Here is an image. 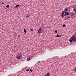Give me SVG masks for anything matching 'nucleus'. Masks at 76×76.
<instances>
[{"mask_svg": "<svg viewBox=\"0 0 76 76\" xmlns=\"http://www.w3.org/2000/svg\"><path fill=\"white\" fill-rule=\"evenodd\" d=\"M30 71L31 72H33V70H32V69H30Z\"/></svg>", "mask_w": 76, "mask_h": 76, "instance_id": "20", "label": "nucleus"}, {"mask_svg": "<svg viewBox=\"0 0 76 76\" xmlns=\"http://www.w3.org/2000/svg\"><path fill=\"white\" fill-rule=\"evenodd\" d=\"M62 26L63 27H65V26H66V24H63Z\"/></svg>", "mask_w": 76, "mask_h": 76, "instance_id": "13", "label": "nucleus"}, {"mask_svg": "<svg viewBox=\"0 0 76 76\" xmlns=\"http://www.w3.org/2000/svg\"><path fill=\"white\" fill-rule=\"evenodd\" d=\"M22 57V56L20 54V53L19 54V55H18V56H17V58L18 59H19L20 58H21Z\"/></svg>", "mask_w": 76, "mask_h": 76, "instance_id": "3", "label": "nucleus"}, {"mask_svg": "<svg viewBox=\"0 0 76 76\" xmlns=\"http://www.w3.org/2000/svg\"><path fill=\"white\" fill-rule=\"evenodd\" d=\"M73 11L74 12H75V13L76 12V9H74L73 10Z\"/></svg>", "mask_w": 76, "mask_h": 76, "instance_id": "12", "label": "nucleus"}, {"mask_svg": "<svg viewBox=\"0 0 76 76\" xmlns=\"http://www.w3.org/2000/svg\"><path fill=\"white\" fill-rule=\"evenodd\" d=\"M30 60V57L29 58H27L26 61H29Z\"/></svg>", "mask_w": 76, "mask_h": 76, "instance_id": "8", "label": "nucleus"}, {"mask_svg": "<svg viewBox=\"0 0 76 76\" xmlns=\"http://www.w3.org/2000/svg\"><path fill=\"white\" fill-rule=\"evenodd\" d=\"M74 36H75L76 37V32L73 35Z\"/></svg>", "mask_w": 76, "mask_h": 76, "instance_id": "18", "label": "nucleus"}, {"mask_svg": "<svg viewBox=\"0 0 76 76\" xmlns=\"http://www.w3.org/2000/svg\"><path fill=\"white\" fill-rule=\"evenodd\" d=\"M55 33H57V31L56 30L55 31Z\"/></svg>", "mask_w": 76, "mask_h": 76, "instance_id": "17", "label": "nucleus"}, {"mask_svg": "<svg viewBox=\"0 0 76 76\" xmlns=\"http://www.w3.org/2000/svg\"><path fill=\"white\" fill-rule=\"evenodd\" d=\"M74 15H75V13H73L71 15V16H74Z\"/></svg>", "mask_w": 76, "mask_h": 76, "instance_id": "14", "label": "nucleus"}, {"mask_svg": "<svg viewBox=\"0 0 76 76\" xmlns=\"http://www.w3.org/2000/svg\"><path fill=\"white\" fill-rule=\"evenodd\" d=\"M42 28H39L38 31V33L39 34H40L42 33Z\"/></svg>", "mask_w": 76, "mask_h": 76, "instance_id": "4", "label": "nucleus"}, {"mask_svg": "<svg viewBox=\"0 0 76 76\" xmlns=\"http://www.w3.org/2000/svg\"><path fill=\"white\" fill-rule=\"evenodd\" d=\"M69 13L68 12H65L64 14V16H69Z\"/></svg>", "mask_w": 76, "mask_h": 76, "instance_id": "5", "label": "nucleus"}, {"mask_svg": "<svg viewBox=\"0 0 76 76\" xmlns=\"http://www.w3.org/2000/svg\"><path fill=\"white\" fill-rule=\"evenodd\" d=\"M19 6V5H17L15 6V8H18Z\"/></svg>", "mask_w": 76, "mask_h": 76, "instance_id": "11", "label": "nucleus"}, {"mask_svg": "<svg viewBox=\"0 0 76 76\" xmlns=\"http://www.w3.org/2000/svg\"><path fill=\"white\" fill-rule=\"evenodd\" d=\"M26 18H29L30 15H26Z\"/></svg>", "mask_w": 76, "mask_h": 76, "instance_id": "16", "label": "nucleus"}, {"mask_svg": "<svg viewBox=\"0 0 76 76\" xmlns=\"http://www.w3.org/2000/svg\"><path fill=\"white\" fill-rule=\"evenodd\" d=\"M61 37V35H59L58 34H57L56 35L57 37Z\"/></svg>", "mask_w": 76, "mask_h": 76, "instance_id": "7", "label": "nucleus"}, {"mask_svg": "<svg viewBox=\"0 0 76 76\" xmlns=\"http://www.w3.org/2000/svg\"><path fill=\"white\" fill-rule=\"evenodd\" d=\"M71 39L73 42H75L76 41V37L74 35L72 36Z\"/></svg>", "mask_w": 76, "mask_h": 76, "instance_id": "2", "label": "nucleus"}, {"mask_svg": "<svg viewBox=\"0 0 76 76\" xmlns=\"http://www.w3.org/2000/svg\"><path fill=\"white\" fill-rule=\"evenodd\" d=\"M23 31H24L25 33H26L27 31H26V29H24L23 30Z\"/></svg>", "mask_w": 76, "mask_h": 76, "instance_id": "9", "label": "nucleus"}, {"mask_svg": "<svg viewBox=\"0 0 76 76\" xmlns=\"http://www.w3.org/2000/svg\"><path fill=\"white\" fill-rule=\"evenodd\" d=\"M69 42L71 43L72 42V40L71 39H70L69 40Z\"/></svg>", "mask_w": 76, "mask_h": 76, "instance_id": "10", "label": "nucleus"}, {"mask_svg": "<svg viewBox=\"0 0 76 76\" xmlns=\"http://www.w3.org/2000/svg\"><path fill=\"white\" fill-rule=\"evenodd\" d=\"M9 7V5H7V6H6V7H7V8H8Z\"/></svg>", "mask_w": 76, "mask_h": 76, "instance_id": "15", "label": "nucleus"}, {"mask_svg": "<svg viewBox=\"0 0 76 76\" xmlns=\"http://www.w3.org/2000/svg\"><path fill=\"white\" fill-rule=\"evenodd\" d=\"M33 29H30V31H31V32H32L33 31Z\"/></svg>", "mask_w": 76, "mask_h": 76, "instance_id": "19", "label": "nucleus"}, {"mask_svg": "<svg viewBox=\"0 0 76 76\" xmlns=\"http://www.w3.org/2000/svg\"><path fill=\"white\" fill-rule=\"evenodd\" d=\"M2 4H4V3L3 2L2 3Z\"/></svg>", "mask_w": 76, "mask_h": 76, "instance_id": "24", "label": "nucleus"}, {"mask_svg": "<svg viewBox=\"0 0 76 76\" xmlns=\"http://www.w3.org/2000/svg\"><path fill=\"white\" fill-rule=\"evenodd\" d=\"M64 11H62V15H61V16L62 18H63V17H64V12H66L68 10L67 9V8H65L64 9Z\"/></svg>", "mask_w": 76, "mask_h": 76, "instance_id": "1", "label": "nucleus"}, {"mask_svg": "<svg viewBox=\"0 0 76 76\" xmlns=\"http://www.w3.org/2000/svg\"><path fill=\"white\" fill-rule=\"evenodd\" d=\"M75 71L76 72V67L75 69Z\"/></svg>", "mask_w": 76, "mask_h": 76, "instance_id": "22", "label": "nucleus"}, {"mask_svg": "<svg viewBox=\"0 0 76 76\" xmlns=\"http://www.w3.org/2000/svg\"><path fill=\"white\" fill-rule=\"evenodd\" d=\"M75 7L76 8V7Z\"/></svg>", "mask_w": 76, "mask_h": 76, "instance_id": "27", "label": "nucleus"}, {"mask_svg": "<svg viewBox=\"0 0 76 76\" xmlns=\"http://www.w3.org/2000/svg\"><path fill=\"white\" fill-rule=\"evenodd\" d=\"M20 35H19L18 37H20Z\"/></svg>", "mask_w": 76, "mask_h": 76, "instance_id": "23", "label": "nucleus"}, {"mask_svg": "<svg viewBox=\"0 0 76 76\" xmlns=\"http://www.w3.org/2000/svg\"><path fill=\"white\" fill-rule=\"evenodd\" d=\"M27 71H28V70H29V69H27Z\"/></svg>", "mask_w": 76, "mask_h": 76, "instance_id": "25", "label": "nucleus"}, {"mask_svg": "<svg viewBox=\"0 0 76 76\" xmlns=\"http://www.w3.org/2000/svg\"><path fill=\"white\" fill-rule=\"evenodd\" d=\"M50 75V73H47L45 75V76H49Z\"/></svg>", "mask_w": 76, "mask_h": 76, "instance_id": "6", "label": "nucleus"}, {"mask_svg": "<svg viewBox=\"0 0 76 76\" xmlns=\"http://www.w3.org/2000/svg\"><path fill=\"white\" fill-rule=\"evenodd\" d=\"M72 18H73V17H72Z\"/></svg>", "mask_w": 76, "mask_h": 76, "instance_id": "26", "label": "nucleus"}, {"mask_svg": "<svg viewBox=\"0 0 76 76\" xmlns=\"http://www.w3.org/2000/svg\"><path fill=\"white\" fill-rule=\"evenodd\" d=\"M67 18L68 19H69V18H70V16H68L67 17Z\"/></svg>", "mask_w": 76, "mask_h": 76, "instance_id": "21", "label": "nucleus"}]
</instances>
